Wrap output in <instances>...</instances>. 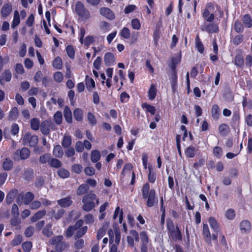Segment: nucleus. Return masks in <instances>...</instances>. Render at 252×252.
Instances as JSON below:
<instances>
[{
    "label": "nucleus",
    "mask_w": 252,
    "mask_h": 252,
    "mask_svg": "<svg viewBox=\"0 0 252 252\" xmlns=\"http://www.w3.org/2000/svg\"><path fill=\"white\" fill-rule=\"evenodd\" d=\"M130 234L136 242H139V239H140V249L141 252H148L149 239L147 233L143 231L141 232L139 235L136 231L132 230L130 231Z\"/></svg>",
    "instance_id": "1"
},
{
    "label": "nucleus",
    "mask_w": 252,
    "mask_h": 252,
    "mask_svg": "<svg viewBox=\"0 0 252 252\" xmlns=\"http://www.w3.org/2000/svg\"><path fill=\"white\" fill-rule=\"evenodd\" d=\"M166 225L169 237L174 241H181L182 235L178 225L175 226L173 221L170 219L167 220Z\"/></svg>",
    "instance_id": "2"
},
{
    "label": "nucleus",
    "mask_w": 252,
    "mask_h": 252,
    "mask_svg": "<svg viewBox=\"0 0 252 252\" xmlns=\"http://www.w3.org/2000/svg\"><path fill=\"white\" fill-rule=\"evenodd\" d=\"M49 244L55 247L56 252H62L69 247V244L66 243L62 235L56 236L49 240Z\"/></svg>",
    "instance_id": "3"
},
{
    "label": "nucleus",
    "mask_w": 252,
    "mask_h": 252,
    "mask_svg": "<svg viewBox=\"0 0 252 252\" xmlns=\"http://www.w3.org/2000/svg\"><path fill=\"white\" fill-rule=\"evenodd\" d=\"M96 198V195L93 191L84 195L82 198V209L86 212L92 211L95 207L94 200Z\"/></svg>",
    "instance_id": "4"
},
{
    "label": "nucleus",
    "mask_w": 252,
    "mask_h": 252,
    "mask_svg": "<svg viewBox=\"0 0 252 252\" xmlns=\"http://www.w3.org/2000/svg\"><path fill=\"white\" fill-rule=\"evenodd\" d=\"M75 11L76 13L83 19H87L90 17V12L81 1H79L76 2Z\"/></svg>",
    "instance_id": "5"
},
{
    "label": "nucleus",
    "mask_w": 252,
    "mask_h": 252,
    "mask_svg": "<svg viewBox=\"0 0 252 252\" xmlns=\"http://www.w3.org/2000/svg\"><path fill=\"white\" fill-rule=\"evenodd\" d=\"M38 137L35 135H32V134L27 132L24 134L22 139V142L24 145L29 144L31 147H34L38 143Z\"/></svg>",
    "instance_id": "6"
},
{
    "label": "nucleus",
    "mask_w": 252,
    "mask_h": 252,
    "mask_svg": "<svg viewBox=\"0 0 252 252\" xmlns=\"http://www.w3.org/2000/svg\"><path fill=\"white\" fill-rule=\"evenodd\" d=\"M30 155V151L27 148L24 147L21 150H17L13 155V158L15 160L26 159L29 158Z\"/></svg>",
    "instance_id": "7"
},
{
    "label": "nucleus",
    "mask_w": 252,
    "mask_h": 252,
    "mask_svg": "<svg viewBox=\"0 0 252 252\" xmlns=\"http://www.w3.org/2000/svg\"><path fill=\"white\" fill-rule=\"evenodd\" d=\"M100 14L106 18L112 20L115 19V15L114 12L109 8L102 7L99 10Z\"/></svg>",
    "instance_id": "8"
},
{
    "label": "nucleus",
    "mask_w": 252,
    "mask_h": 252,
    "mask_svg": "<svg viewBox=\"0 0 252 252\" xmlns=\"http://www.w3.org/2000/svg\"><path fill=\"white\" fill-rule=\"evenodd\" d=\"M146 205L149 207H153L156 203H158V199H156V192L154 189H151L148 196Z\"/></svg>",
    "instance_id": "9"
},
{
    "label": "nucleus",
    "mask_w": 252,
    "mask_h": 252,
    "mask_svg": "<svg viewBox=\"0 0 252 252\" xmlns=\"http://www.w3.org/2000/svg\"><path fill=\"white\" fill-rule=\"evenodd\" d=\"M52 124L50 121L47 120L44 121L41 123L40 126V130L43 134L46 135L49 134L50 127Z\"/></svg>",
    "instance_id": "10"
},
{
    "label": "nucleus",
    "mask_w": 252,
    "mask_h": 252,
    "mask_svg": "<svg viewBox=\"0 0 252 252\" xmlns=\"http://www.w3.org/2000/svg\"><path fill=\"white\" fill-rule=\"evenodd\" d=\"M203 235L205 241L207 243L208 245L212 246L211 235L208 226L206 224H203Z\"/></svg>",
    "instance_id": "11"
},
{
    "label": "nucleus",
    "mask_w": 252,
    "mask_h": 252,
    "mask_svg": "<svg viewBox=\"0 0 252 252\" xmlns=\"http://www.w3.org/2000/svg\"><path fill=\"white\" fill-rule=\"evenodd\" d=\"M240 228L243 233H248L251 230V224L248 220L242 221L240 224Z\"/></svg>",
    "instance_id": "12"
},
{
    "label": "nucleus",
    "mask_w": 252,
    "mask_h": 252,
    "mask_svg": "<svg viewBox=\"0 0 252 252\" xmlns=\"http://www.w3.org/2000/svg\"><path fill=\"white\" fill-rule=\"evenodd\" d=\"M12 75L9 70H5L0 76V83L3 85L5 82H9L11 79Z\"/></svg>",
    "instance_id": "13"
},
{
    "label": "nucleus",
    "mask_w": 252,
    "mask_h": 252,
    "mask_svg": "<svg viewBox=\"0 0 252 252\" xmlns=\"http://www.w3.org/2000/svg\"><path fill=\"white\" fill-rule=\"evenodd\" d=\"M18 193V190L17 189H12L10 190L6 196V202L7 204L11 203L15 197Z\"/></svg>",
    "instance_id": "14"
},
{
    "label": "nucleus",
    "mask_w": 252,
    "mask_h": 252,
    "mask_svg": "<svg viewBox=\"0 0 252 252\" xmlns=\"http://www.w3.org/2000/svg\"><path fill=\"white\" fill-rule=\"evenodd\" d=\"M50 213L56 220H59L64 216L65 210L63 209H60L56 211L55 208L52 209Z\"/></svg>",
    "instance_id": "15"
},
{
    "label": "nucleus",
    "mask_w": 252,
    "mask_h": 252,
    "mask_svg": "<svg viewBox=\"0 0 252 252\" xmlns=\"http://www.w3.org/2000/svg\"><path fill=\"white\" fill-rule=\"evenodd\" d=\"M104 59L106 66H110L115 62V57L112 53L110 52H107L105 54Z\"/></svg>",
    "instance_id": "16"
},
{
    "label": "nucleus",
    "mask_w": 252,
    "mask_h": 252,
    "mask_svg": "<svg viewBox=\"0 0 252 252\" xmlns=\"http://www.w3.org/2000/svg\"><path fill=\"white\" fill-rule=\"evenodd\" d=\"M71 199L70 196H67L58 200L57 202L58 204L62 207H68L72 203V201Z\"/></svg>",
    "instance_id": "17"
},
{
    "label": "nucleus",
    "mask_w": 252,
    "mask_h": 252,
    "mask_svg": "<svg viewBox=\"0 0 252 252\" xmlns=\"http://www.w3.org/2000/svg\"><path fill=\"white\" fill-rule=\"evenodd\" d=\"M89 189V186L86 184H83L78 187L76 190V194L77 195H83L87 193Z\"/></svg>",
    "instance_id": "18"
},
{
    "label": "nucleus",
    "mask_w": 252,
    "mask_h": 252,
    "mask_svg": "<svg viewBox=\"0 0 252 252\" xmlns=\"http://www.w3.org/2000/svg\"><path fill=\"white\" fill-rule=\"evenodd\" d=\"M209 223L211 228L216 232H219L220 231V226L217 221L214 217H210L209 219Z\"/></svg>",
    "instance_id": "19"
},
{
    "label": "nucleus",
    "mask_w": 252,
    "mask_h": 252,
    "mask_svg": "<svg viewBox=\"0 0 252 252\" xmlns=\"http://www.w3.org/2000/svg\"><path fill=\"white\" fill-rule=\"evenodd\" d=\"M52 224L49 223L47 224L43 229V234L47 237H50L53 235V232L52 230Z\"/></svg>",
    "instance_id": "20"
},
{
    "label": "nucleus",
    "mask_w": 252,
    "mask_h": 252,
    "mask_svg": "<svg viewBox=\"0 0 252 252\" xmlns=\"http://www.w3.org/2000/svg\"><path fill=\"white\" fill-rule=\"evenodd\" d=\"M46 213V211L45 210L39 211L31 217V220L32 222H35L44 216Z\"/></svg>",
    "instance_id": "21"
},
{
    "label": "nucleus",
    "mask_w": 252,
    "mask_h": 252,
    "mask_svg": "<svg viewBox=\"0 0 252 252\" xmlns=\"http://www.w3.org/2000/svg\"><path fill=\"white\" fill-rule=\"evenodd\" d=\"M63 115L66 122L68 123H71L72 120V113L68 107H65L63 111Z\"/></svg>",
    "instance_id": "22"
},
{
    "label": "nucleus",
    "mask_w": 252,
    "mask_h": 252,
    "mask_svg": "<svg viewBox=\"0 0 252 252\" xmlns=\"http://www.w3.org/2000/svg\"><path fill=\"white\" fill-rule=\"evenodd\" d=\"M53 155L55 157L61 158L63 155V152L61 146L56 145L53 150Z\"/></svg>",
    "instance_id": "23"
},
{
    "label": "nucleus",
    "mask_w": 252,
    "mask_h": 252,
    "mask_svg": "<svg viewBox=\"0 0 252 252\" xmlns=\"http://www.w3.org/2000/svg\"><path fill=\"white\" fill-rule=\"evenodd\" d=\"M72 143L71 137L69 135H64L63 138L62 145L64 148H69Z\"/></svg>",
    "instance_id": "24"
},
{
    "label": "nucleus",
    "mask_w": 252,
    "mask_h": 252,
    "mask_svg": "<svg viewBox=\"0 0 252 252\" xmlns=\"http://www.w3.org/2000/svg\"><path fill=\"white\" fill-rule=\"evenodd\" d=\"M12 11V6L10 4H4L1 10V14L3 17H7Z\"/></svg>",
    "instance_id": "25"
},
{
    "label": "nucleus",
    "mask_w": 252,
    "mask_h": 252,
    "mask_svg": "<svg viewBox=\"0 0 252 252\" xmlns=\"http://www.w3.org/2000/svg\"><path fill=\"white\" fill-rule=\"evenodd\" d=\"M34 195L31 192H27L24 196L23 202L25 205L29 204L34 199Z\"/></svg>",
    "instance_id": "26"
},
{
    "label": "nucleus",
    "mask_w": 252,
    "mask_h": 252,
    "mask_svg": "<svg viewBox=\"0 0 252 252\" xmlns=\"http://www.w3.org/2000/svg\"><path fill=\"white\" fill-rule=\"evenodd\" d=\"M86 85L87 89L91 91L95 87V82L94 80L89 77L88 75L86 76Z\"/></svg>",
    "instance_id": "27"
},
{
    "label": "nucleus",
    "mask_w": 252,
    "mask_h": 252,
    "mask_svg": "<svg viewBox=\"0 0 252 252\" xmlns=\"http://www.w3.org/2000/svg\"><path fill=\"white\" fill-rule=\"evenodd\" d=\"M13 164V161L10 159L7 158L3 162L2 167L5 171H9L12 168Z\"/></svg>",
    "instance_id": "28"
},
{
    "label": "nucleus",
    "mask_w": 252,
    "mask_h": 252,
    "mask_svg": "<svg viewBox=\"0 0 252 252\" xmlns=\"http://www.w3.org/2000/svg\"><path fill=\"white\" fill-rule=\"evenodd\" d=\"M19 115L18 110L17 107H14L10 111L9 116L8 120L10 121H13L18 118Z\"/></svg>",
    "instance_id": "29"
},
{
    "label": "nucleus",
    "mask_w": 252,
    "mask_h": 252,
    "mask_svg": "<svg viewBox=\"0 0 252 252\" xmlns=\"http://www.w3.org/2000/svg\"><path fill=\"white\" fill-rule=\"evenodd\" d=\"M100 158V153L97 150H93L91 152V159L94 162H97Z\"/></svg>",
    "instance_id": "30"
},
{
    "label": "nucleus",
    "mask_w": 252,
    "mask_h": 252,
    "mask_svg": "<svg viewBox=\"0 0 252 252\" xmlns=\"http://www.w3.org/2000/svg\"><path fill=\"white\" fill-rule=\"evenodd\" d=\"M219 130L220 135L222 136L226 135L229 131L228 126L224 124H221L220 126Z\"/></svg>",
    "instance_id": "31"
},
{
    "label": "nucleus",
    "mask_w": 252,
    "mask_h": 252,
    "mask_svg": "<svg viewBox=\"0 0 252 252\" xmlns=\"http://www.w3.org/2000/svg\"><path fill=\"white\" fill-rule=\"evenodd\" d=\"M243 22L247 28H250L252 26V20L251 16L248 14H246L243 16Z\"/></svg>",
    "instance_id": "32"
},
{
    "label": "nucleus",
    "mask_w": 252,
    "mask_h": 252,
    "mask_svg": "<svg viewBox=\"0 0 252 252\" xmlns=\"http://www.w3.org/2000/svg\"><path fill=\"white\" fill-rule=\"evenodd\" d=\"M74 117L77 121H81L83 119V111L79 108H75L73 111Z\"/></svg>",
    "instance_id": "33"
},
{
    "label": "nucleus",
    "mask_w": 252,
    "mask_h": 252,
    "mask_svg": "<svg viewBox=\"0 0 252 252\" xmlns=\"http://www.w3.org/2000/svg\"><path fill=\"white\" fill-rule=\"evenodd\" d=\"M220 116V108L217 105H214L212 109V116L213 119L218 120Z\"/></svg>",
    "instance_id": "34"
},
{
    "label": "nucleus",
    "mask_w": 252,
    "mask_h": 252,
    "mask_svg": "<svg viewBox=\"0 0 252 252\" xmlns=\"http://www.w3.org/2000/svg\"><path fill=\"white\" fill-rule=\"evenodd\" d=\"M49 164L52 167L59 168L62 166V163L60 160L55 158H51L49 161Z\"/></svg>",
    "instance_id": "35"
},
{
    "label": "nucleus",
    "mask_w": 252,
    "mask_h": 252,
    "mask_svg": "<svg viewBox=\"0 0 252 252\" xmlns=\"http://www.w3.org/2000/svg\"><path fill=\"white\" fill-rule=\"evenodd\" d=\"M171 84L173 91H174L177 85V72H174L170 77Z\"/></svg>",
    "instance_id": "36"
},
{
    "label": "nucleus",
    "mask_w": 252,
    "mask_h": 252,
    "mask_svg": "<svg viewBox=\"0 0 252 252\" xmlns=\"http://www.w3.org/2000/svg\"><path fill=\"white\" fill-rule=\"evenodd\" d=\"M149 98L150 100L154 99L157 94V89L155 85H152L148 91Z\"/></svg>",
    "instance_id": "37"
},
{
    "label": "nucleus",
    "mask_w": 252,
    "mask_h": 252,
    "mask_svg": "<svg viewBox=\"0 0 252 252\" xmlns=\"http://www.w3.org/2000/svg\"><path fill=\"white\" fill-rule=\"evenodd\" d=\"M31 128L34 130H37L39 128L40 123L39 121L36 118H33L31 120Z\"/></svg>",
    "instance_id": "38"
},
{
    "label": "nucleus",
    "mask_w": 252,
    "mask_h": 252,
    "mask_svg": "<svg viewBox=\"0 0 252 252\" xmlns=\"http://www.w3.org/2000/svg\"><path fill=\"white\" fill-rule=\"evenodd\" d=\"M88 227L87 226H83L79 229L76 233L74 238L79 239L82 237L87 232Z\"/></svg>",
    "instance_id": "39"
},
{
    "label": "nucleus",
    "mask_w": 252,
    "mask_h": 252,
    "mask_svg": "<svg viewBox=\"0 0 252 252\" xmlns=\"http://www.w3.org/2000/svg\"><path fill=\"white\" fill-rule=\"evenodd\" d=\"M195 46L197 49L198 52L200 53H202L204 51V46L201 41L200 40L199 36L197 35L195 39Z\"/></svg>",
    "instance_id": "40"
},
{
    "label": "nucleus",
    "mask_w": 252,
    "mask_h": 252,
    "mask_svg": "<svg viewBox=\"0 0 252 252\" xmlns=\"http://www.w3.org/2000/svg\"><path fill=\"white\" fill-rule=\"evenodd\" d=\"M20 17L19 12L17 10H15L14 13L13 21L11 25L12 28H14L15 27L18 26L20 23Z\"/></svg>",
    "instance_id": "41"
},
{
    "label": "nucleus",
    "mask_w": 252,
    "mask_h": 252,
    "mask_svg": "<svg viewBox=\"0 0 252 252\" xmlns=\"http://www.w3.org/2000/svg\"><path fill=\"white\" fill-rule=\"evenodd\" d=\"M63 116L60 111H57L54 115V120L57 125H61L62 123Z\"/></svg>",
    "instance_id": "42"
},
{
    "label": "nucleus",
    "mask_w": 252,
    "mask_h": 252,
    "mask_svg": "<svg viewBox=\"0 0 252 252\" xmlns=\"http://www.w3.org/2000/svg\"><path fill=\"white\" fill-rule=\"evenodd\" d=\"M58 174L62 178H66L69 176L70 173L64 168H61L58 170Z\"/></svg>",
    "instance_id": "43"
},
{
    "label": "nucleus",
    "mask_w": 252,
    "mask_h": 252,
    "mask_svg": "<svg viewBox=\"0 0 252 252\" xmlns=\"http://www.w3.org/2000/svg\"><path fill=\"white\" fill-rule=\"evenodd\" d=\"M53 66L57 69H61L63 66V63L61 58L59 57H56L53 62Z\"/></svg>",
    "instance_id": "44"
},
{
    "label": "nucleus",
    "mask_w": 252,
    "mask_h": 252,
    "mask_svg": "<svg viewBox=\"0 0 252 252\" xmlns=\"http://www.w3.org/2000/svg\"><path fill=\"white\" fill-rule=\"evenodd\" d=\"M71 171L76 174H80L83 170V166L80 164H74L71 167Z\"/></svg>",
    "instance_id": "45"
},
{
    "label": "nucleus",
    "mask_w": 252,
    "mask_h": 252,
    "mask_svg": "<svg viewBox=\"0 0 252 252\" xmlns=\"http://www.w3.org/2000/svg\"><path fill=\"white\" fill-rule=\"evenodd\" d=\"M195 148L193 146H189L187 149L185 153L188 157L191 158L194 157L195 155Z\"/></svg>",
    "instance_id": "46"
},
{
    "label": "nucleus",
    "mask_w": 252,
    "mask_h": 252,
    "mask_svg": "<svg viewBox=\"0 0 252 252\" xmlns=\"http://www.w3.org/2000/svg\"><path fill=\"white\" fill-rule=\"evenodd\" d=\"M234 29L237 33L242 32L244 31V27L242 23L238 21L235 22L234 25Z\"/></svg>",
    "instance_id": "47"
},
{
    "label": "nucleus",
    "mask_w": 252,
    "mask_h": 252,
    "mask_svg": "<svg viewBox=\"0 0 252 252\" xmlns=\"http://www.w3.org/2000/svg\"><path fill=\"white\" fill-rule=\"evenodd\" d=\"M206 31L210 33L217 32L219 29L216 24H211L207 26Z\"/></svg>",
    "instance_id": "48"
},
{
    "label": "nucleus",
    "mask_w": 252,
    "mask_h": 252,
    "mask_svg": "<svg viewBox=\"0 0 252 252\" xmlns=\"http://www.w3.org/2000/svg\"><path fill=\"white\" fill-rule=\"evenodd\" d=\"M244 40V36L242 34H239L235 36L232 39V43L235 45H238L241 43Z\"/></svg>",
    "instance_id": "49"
},
{
    "label": "nucleus",
    "mask_w": 252,
    "mask_h": 252,
    "mask_svg": "<svg viewBox=\"0 0 252 252\" xmlns=\"http://www.w3.org/2000/svg\"><path fill=\"white\" fill-rule=\"evenodd\" d=\"M150 185L148 183L145 184L142 189V196L144 199L147 198L149 194Z\"/></svg>",
    "instance_id": "50"
},
{
    "label": "nucleus",
    "mask_w": 252,
    "mask_h": 252,
    "mask_svg": "<svg viewBox=\"0 0 252 252\" xmlns=\"http://www.w3.org/2000/svg\"><path fill=\"white\" fill-rule=\"evenodd\" d=\"M33 175V171L32 169H27L23 174L24 178L26 180L31 179Z\"/></svg>",
    "instance_id": "51"
},
{
    "label": "nucleus",
    "mask_w": 252,
    "mask_h": 252,
    "mask_svg": "<svg viewBox=\"0 0 252 252\" xmlns=\"http://www.w3.org/2000/svg\"><path fill=\"white\" fill-rule=\"evenodd\" d=\"M66 51L68 56L71 59L74 58L75 51L73 47L71 45H68L66 48Z\"/></svg>",
    "instance_id": "52"
},
{
    "label": "nucleus",
    "mask_w": 252,
    "mask_h": 252,
    "mask_svg": "<svg viewBox=\"0 0 252 252\" xmlns=\"http://www.w3.org/2000/svg\"><path fill=\"white\" fill-rule=\"evenodd\" d=\"M120 34L124 38L128 39L130 37V31L128 28L125 27L122 30Z\"/></svg>",
    "instance_id": "53"
},
{
    "label": "nucleus",
    "mask_w": 252,
    "mask_h": 252,
    "mask_svg": "<svg viewBox=\"0 0 252 252\" xmlns=\"http://www.w3.org/2000/svg\"><path fill=\"white\" fill-rule=\"evenodd\" d=\"M149 169V175H148V180L151 183H154L156 180V176L154 172H152V167L151 166L148 167Z\"/></svg>",
    "instance_id": "54"
},
{
    "label": "nucleus",
    "mask_w": 252,
    "mask_h": 252,
    "mask_svg": "<svg viewBox=\"0 0 252 252\" xmlns=\"http://www.w3.org/2000/svg\"><path fill=\"white\" fill-rule=\"evenodd\" d=\"M235 64L237 66L242 67L244 65V60L241 55L236 56L235 58Z\"/></svg>",
    "instance_id": "55"
},
{
    "label": "nucleus",
    "mask_w": 252,
    "mask_h": 252,
    "mask_svg": "<svg viewBox=\"0 0 252 252\" xmlns=\"http://www.w3.org/2000/svg\"><path fill=\"white\" fill-rule=\"evenodd\" d=\"M84 173L89 176H92L95 174V169L94 167L87 166L84 169Z\"/></svg>",
    "instance_id": "56"
},
{
    "label": "nucleus",
    "mask_w": 252,
    "mask_h": 252,
    "mask_svg": "<svg viewBox=\"0 0 252 252\" xmlns=\"http://www.w3.org/2000/svg\"><path fill=\"white\" fill-rule=\"evenodd\" d=\"M63 79V74L61 72H57L54 74V79L56 82L61 83Z\"/></svg>",
    "instance_id": "57"
},
{
    "label": "nucleus",
    "mask_w": 252,
    "mask_h": 252,
    "mask_svg": "<svg viewBox=\"0 0 252 252\" xmlns=\"http://www.w3.org/2000/svg\"><path fill=\"white\" fill-rule=\"evenodd\" d=\"M22 236L20 235H18L11 241V245L13 246H16L19 245L22 242Z\"/></svg>",
    "instance_id": "58"
},
{
    "label": "nucleus",
    "mask_w": 252,
    "mask_h": 252,
    "mask_svg": "<svg viewBox=\"0 0 252 252\" xmlns=\"http://www.w3.org/2000/svg\"><path fill=\"white\" fill-rule=\"evenodd\" d=\"M51 158H50L49 155L46 154L41 156L39 158V161L42 164L46 163V162L49 163Z\"/></svg>",
    "instance_id": "59"
},
{
    "label": "nucleus",
    "mask_w": 252,
    "mask_h": 252,
    "mask_svg": "<svg viewBox=\"0 0 252 252\" xmlns=\"http://www.w3.org/2000/svg\"><path fill=\"white\" fill-rule=\"evenodd\" d=\"M143 108H145L147 111L150 112L152 115H154L156 112V109L154 106L144 103L142 105Z\"/></svg>",
    "instance_id": "60"
},
{
    "label": "nucleus",
    "mask_w": 252,
    "mask_h": 252,
    "mask_svg": "<svg viewBox=\"0 0 252 252\" xmlns=\"http://www.w3.org/2000/svg\"><path fill=\"white\" fill-rule=\"evenodd\" d=\"M235 216V211L232 209H228L225 213V217L230 220H233Z\"/></svg>",
    "instance_id": "61"
},
{
    "label": "nucleus",
    "mask_w": 252,
    "mask_h": 252,
    "mask_svg": "<svg viewBox=\"0 0 252 252\" xmlns=\"http://www.w3.org/2000/svg\"><path fill=\"white\" fill-rule=\"evenodd\" d=\"M84 246V241L83 239H80L77 240L74 243V247L76 249H81Z\"/></svg>",
    "instance_id": "62"
},
{
    "label": "nucleus",
    "mask_w": 252,
    "mask_h": 252,
    "mask_svg": "<svg viewBox=\"0 0 252 252\" xmlns=\"http://www.w3.org/2000/svg\"><path fill=\"white\" fill-rule=\"evenodd\" d=\"M213 153L215 156L220 158L222 155V150L220 147L216 146L214 148Z\"/></svg>",
    "instance_id": "63"
},
{
    "label": "nucleus",
    "mask_w": 252,
    "mask_h": 252,
    "mask_svg": "<svg viewBox=\"0 0 252 252\" xmlns=\"http://www.w3.org/2000/svg\"><path fill=\"white\" fill-rule=\"evenodd\" d=\"M32 244L30 242H26L22 244V248L25 252H29L32 248Z\"/></svg>",
    "instance_id": "64"
}]
</instances>
